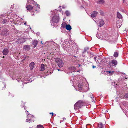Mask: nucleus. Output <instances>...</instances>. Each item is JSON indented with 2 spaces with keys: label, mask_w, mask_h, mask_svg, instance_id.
<instances>
[{
  "label": "nucleus",
  "mask_w": 128,
  "mask_h": 128,
  "mask_svg": "<svg viewBox=\"0 0 128 128\" xmlns=\"http://www.w3.org/2000/svg\"><path fill=\"white\" fill-rule=\"evenodd\" d=\"M40 42H41L42 44H43L42 43V41Z\"/></svg>",
  "instance_id": "f704fd0d"
},
{
  "label": "nucleus",
  "mask_w": 128,
  "mask_h": 128,
  "mask_svg": "<svg viewBox=\"0 0 128 128\" xmlns=\"http://www.w3.org/2000/svg\"><path fill=\"white\" fill-rule=\"evenodd\" d=\"M118 55V52H114V56L115 57H117Z\"/></svg>",
  "instance_id": "6ab92c4d"
},
{
  "label": "nucleus",
  "mask_w": 128,
  "mask_h": 128,
  "mask_svg": "<svg viewBox=\"0 0 128 128\" xmlns=\"http://www.w3.org/2000/svg\"><path fill=\"white\" fill-rule=\"evenodd\" d=\"M124 2V0H123V2Z\"/></svg>",
  "instance_id": "4c0bfd02"
},
{
  "label": "nucleus",
  "mask_w": 128,
  "mask_h": 128,
  "mask_svg": "<svg viewBox=\"0 0 128 128\" xmlns=\"http://www.w3.org/2000/svg\"><path fill=\"white\" fill-rule=\"evenodd\" d=\"M96 68V66H94V65L92 66V68Z\"/></svg>",
  "instance_id": "cd10ccee"
},
{
  "label": "nucleus",
  "mask_w": 128,
  "mask_h": 128,
  "mask_svg": "<svg viewBox=\"0 0 128 128\" xmlns=\"http://www.w3.org/2000/svg\"><path fill=\"white\" fill-rule=\"evenodd\" d=\"M111 64H112L111 62H109L108 64H109V65H110V67L112 66Z\"/></svg>",
  "instance_id": "a878e982"
},
{
  "label": "nucleus",
  "mask_w": 128,
  "mask_h": 128,
  "mask_svg": "<svg viewBox=\"0 0 128 128\" xmlns=\"http://www.w3.org/2000/svg\"><path fill=\"white\" fill-rule=\"evenodd\" d=\"M124 96L125 98H128V93H126L124 95Z\"/></svg>",
  "instance_id": "5701e85b"
},
{
  "label": "nucleus",
  "mask_w": 128,
  "mask_h": 128,
  "mask_svg": "<svg viewBox=\"0 0 128 128\" xmlns=\"http://www.w3.org/2000/svg\"><path fill=\"white\" fill-rule=\"evenodd\" d=\"M37 128H44L43 126L41 124H39L38 125L37 127Z\"/></svg>",
  "instance_id": "aec40b11"
},
{
  "label": "nucleus",
  "mask_w": 128,
  "mask_h": 128,
  "mask_svg": "<svg viewBox=\"0 0 128 128\" xmlns=\"http://www.w3.org/2000/svg\"><path fill=\"white\" fill-rule=\"evenodd\" d=\"M24 24L25 25H26V22H25L24 23Z\"/></svg>",
  "instance_id": "72a5a7b5"
},
{
  "label": "nucleus",
  "mask_w": 128,
  "mask_h": 128,
  "mask_svg": "<svg viewBox=\"0 0 128 128\" xmlns=\"http://www.w3.org/2000/svg\"><path fill=\"white\" fill-rule=\"evenodd\" d=\"M52 20L53 22H57L59 21V18L58 16H54L52 18Z\"/></svg>",
  "instance_id": "20e7f679"
},
{
  "label": "nucleus",
  "mask_w": 128,
  "mask_h": 128,
  "mask_svg": "<svg viewBox=\"0 0 128 128\" xmlns=\"http://www.w3.org/2000/svg\"><path fill=\"white\" fill-rule=\"evenodd\" d=\"M111 63L114 66H116L118 64V62L116 60L114 59L111 61Z\"/></svg>",
  "instance_id": "9b49d317"
},
{
  "label": "nucleus",
  "mask_w": 128,
  "mask_h": 128,
  "mask_svg": "<svg viewBox=\"0 0 128 128\" xmlns=\"http://www.w3.org/2000/svg\"><path fill=\"white\" fill-rule=\"evenodd\" d=\"M32 43L34 45V48L36 47L38 44V41L36 40H34L33 41Z\"/></svg>",
  "instance_id": "f3484780"
},
{
  "label": "nucleus",
  "mask_w": 128,
  "mask_h": 128,
  "mask_svg": "<svg viewBox=\"0 0 128 128\" xmlns=\"http://www.w3.org/2000/svg\"><path fill=\"white\" fill-rule=\"evenodd\" d=\"M7 22V20H3L2 22L4 24Z\"/></svg>",
  "instance_id": "393cba45"
},
{
  "label": "nucleus",
  "mask_w": 128,
  "mask_h": 128,
  "mask_svg": "<svg viewBox=\"0 0 128 128\" xmlns=\"http://www.w3.org/2000/svg\"><path fill=\"white\" fill-rule=\"evenodd\" d=\"M78 87H79V88H80L79 89V90H81L82 89V87H80H80H79V86H78Z\"/></svg>",
  "instance_id": "2f4dec72"
},
{
  "label": "nucleus",
  "mask_w": 128,
  "mask_h": 128,
  "mask_svg": "<svg viewBox=\"0 0 128 128\" xmlns=\"http://www.w3.org/2000/svg\"><path fill=\"white\" fill-rule=\"evenodd\" d=\"M45 69V66L43 64H41L40 70L41 71H43Z\"/></svg>",
  "instance_id": "4468645a"
},
{
  "label": "nucleus",
  "mask_w": 128,
  "mask_h": 128,
  "mask_svg": "<svg viewBox=\"0 0 128 128\" xmlns=\"http://www.w3.org/2000/svg\"><path fill=\"white\" fill-rule=\"evenodd\" d=\"M108 72L109 73V74H110L111 73V72L110 71H107L106 72Z\"/></svg>",
  "instance_id": "c756f323"
},
{
  "label": "nucleus",
  "mask_w": 128,
  "mask_h": 128,
  "mask_svg": "<svg viewBox=\"0 0 128 128\" xmlns=\"http://www.w3.org/2000/svg\"><path fill=\"white\" fill-rule=\"evenodd\" d=\"M84 104V103L81 100L78 101L74 105V109L75 110H77L80 108Z\"/></svg>",
  "instance_id": "f257e3e1"
},
{
  "label": "nucleus",
  "mask_w": 128,
  "mask_h": 128,
  "mask_svg": "<svg viewBox=\"0 0 128 128\" xmlns=\"http://www.w3.org/2000/svg\"><path fill=\"white\" fill-rule=\"evenodd\" d=\"M58 71H60V69H58Z\"/></svg>",
  "instance_id": "e433bc0d"
},
{
  "label": "nucleus",
  "mask_w": 128,
  "mask_h": 128,
  "mask_svg": "<svg viewBox=\"0 0 128 128\" xmlns=\"http://www.w3.org/2000/svg\"><path fill=\"white\" fill-rule=\"evenodd\" d=\"M8 50L7 48H4L2 51V53L3 55H6L8 54Z\"/></svg>",
  "instance_id": "423d86ee"
},
{
  "label": "nucleus",
  "mask_w": 128,
  "mask_h": 128,
  "mask_svg": "<svg viewBox=\"0 0 128 128\" xmlns=\"http://www.w3.org/2000/svg\"><path fill=\"white\" fill-rule=\"evenodd\" d=\"M63 119L64 120V118H63Z\"/></svg>",
  "instance_id": "58836bf2"
},
{
  "label": "nucleus",
  "mask_w": 128,
  "mask_h": 128,
  "mask_svg": "<svg viewBox=\"0 0 128 128\" xmlns=\"http://www.w3.org/2000/svg\"><path fill=\"white\" fill-rule=\"evenodd\" d=\"M117 18L120 19H122V16L121 14L119 12H118L117 13Z\"/></svg>",
  "instance_id": "2eb2a0df"
},
{
  "label": "nucleus",
  "mask_w": 128,
  "mask_h": 128,
  "mask_svg": "<svg viewBox=\"0 0 128 128\" xmlns=\"http://www.w3.org/2000/svg\"><path fill=\"white\" fill-rule=\"evenodd\" d=\"M21 86V87L22 88H23V87H24V84H22L20 86Z\"/></svg>",
  "instance_id": "bb28decb"
},
{
  "label": "nucleus",
  "mask_w": 128,
  "mask_h": 128,
  "mask_svg": "<svg viewBox=\"0 0 128 128\" xmlns=\"http://www.w3.org/2000/svg\"><path fill=\"white\" fill-rule=\"evenodd\" d=\"M65 14L66 16H69L70 15V12L68 10H66L65 12Z\"/></svg>",
  "instance_id": "412c9836"
},
{
  "label": "nucleus",
  "mask_w": 128,
  "mask_h": 128,
  "mask_svg": "<svg viewBox=\"0 0 128 128\" xmlns=\"http://www.w3.org/2000/svg\"><path fill=\"white\" fill-rule=\"evenodd\" d=\"M98 13L96 11H94L91 14V16L93 18H94L97 16Z\"/></svg>",
  "instance_id": "1a4fd4ad"
},
{
  "label": "nucleus",
  "mask_w": 128,
  "mask_h": 128,
  "mask_svg": "<svg viewBox=\"0 0 128 128\" xmlns=\"http://www.w3.org/2000/svg\"><path fill=\"white\" fill-rule=\"evenodd\" d=\"M91 98L92 100H93L94 99V98L93 96L91 97Z\"/></svg>",
  "instance_id": "7c9ffc66"
},
{
  "label": "nucleus",
  "mask_w": 128,
  "mask_h": 128,
  "mask_svg": "<svg viewBox=\"0 0 128 128\" xmlns=\"http://www.w3.org/2000/svg\"><path fill=\"white\" fill-rule=\"evenodd\" d=\"M30 48V47L28 45H25L24 47V49L25 50H28Z\"/></svg>",
  "instance_id": "dca6fc26"
},
{
  "label": "nucleus",
  "mask_w": 128,
  "mask_h": 128,
  "mask_svg": "<svg viewBox=\"0 0 128 128\" xmlns=\"http://www.w3.org/2000/svg\"><path fill=\"white\" fill-rule=\"evenodd\" d=\"M55 60L57 65L60 68L62 67L64 65V63L61 59L59 58H55Z\"/></svg>",
  "instance_id": "f03ea898"
},
{
  "label": "nucleus",
  "mask_w": 128,
  "mask_h": 128,
  "mask_svg": "<svg viewBox=\"0 0 128 128\" xmlns=\"http://www.w3.org/2000/svg\"><path fill=\"white\" fill-rule=\"evenodd\" d=\"M104 124H103L101 122L100 123L98 124V127L99 128H103L104 126Z\"/></svg>",
  "instance_id": "a211bd4d"
},
{
  "label": "nucleus",
  "mask_w": 128,
  "mask_h": 128,
  "mask_svg": "<svg viewBox=\"0 0 128 128\" xmlns=\"http://www.w3.org/2000/svg\"><path fill=\"white\" fill-rule=\"evenodd\" d=\"M8 94H10V93L9 92H8ZM10 96V95H8V96Z\"/></svg>",
  "instance_id": "473e14b6"
},
{
  "label": "nucleus",
  "mask_w": 128,
  "mask_h": 128,
  "mask_svg": "<svg viewBox=\"0 0 128 128\" xmlns=\"http://www.w3.org/2000/svg\"><path fill=\"white\" fill-rule=\"evenodd\" d=\"M88 48H84V52H86V50H88Z\"/></svg>",
  "instance_id": "b1692460"
},
{
  "label": "nucleus",
  "mask_w": 128,
  "mask_h": 128,
  "mask_svg": "<svg viewBox=\"0 0 128 128\" xmlns=\"http://www.w3.org/2000/svg\"><path fill=\"white\" fill-rule=\"evenodd\" d=\"M34 65L35 64L34 62H32L30 63L29 66L30 70H32L33 69Z\"/></svg>",
  "instance_id": "39448f33"
},
{
  "label": "nucleus",
  "mask_w": 128,
  "mask_h": 128,
  "mask_svg": "<svg viewBox=\"0 0 128 128\" xmlns=\"http://www.w3.org/2000/svg\"><path fill=\"white\" fill-rule=\"evenodd\" d=\"M34 118V116L33 115H30L29 116H28L26 122L29 123L32 122L33 119Z\"/></svg>",
  "instance_id": "7ed1b4c3"
},
{
  "label": "nucleus",
  "mask_w": 128,
  "mask_h": 128,
  "mask_svg": "<svg viewBox=\"0 0 128 128\" xmlns=\"http://www.w3.org/2000/svg\"><path fill=\"white\" fill-rule=\"evenodd\" d=\"M98 3L99 4H102L104 2V0H98Z\"/></svg>",
  "instance_id": "4be33fe9"
},
{
  "label": "nucleus",
  "mask_w": 128,
  "mask_h": 128,
  "mask_svg": "<svg viewBox=\"0 0 128 128\" xmlns=\"http://www.w3.org/2000/svg\"><path fill=\"white\" fill-rule=\"evenodd\" d=\"M50 114H52V116H53L54 115V113L53 112H50Z\"/></svg>",
  "instance_id": "c85d7f7f"
},
{
  "label": "nucleus",
  "mask_w": 128,
  "mask_h": 128,
  "mask_svg": "<svg viewBox=\"0 0 128 128\" xmlns=\"http://www.w3.org/2000/svg\"><path fill=\"white\" fill-rule=\"evenodd\" d=\"M104 24V22L103 20H100L98 25L100 27H101L103 26Z\"/></svg>",
  "instance_id": "6e6552de"
},
{
  "label": "nucleus",
  "mask_w": 128,
  "mask_h": 128,
  "mask_svg": "<svg viewBox=\"0 0 128 128\" xmlns=\"http://www.w3.org/2000/svg\"><path fill=\"white\" fill-rule=\"evenodd\" d=\"M27 10H31L33 8V6L30 4L28 5L26 7Z\"/></svg>",
  "instance_id": "9d476101"
},
{
  "label": "nucleus",
  "mask_w": 128,
  "mask_h": 128,
  "mask_svg": "<svg viewBox=\"0 0 128 128\" xmlns=\"http://www.w3.org/2000/svg\"><path fill=\"white\" fill-rule=\"evenodd\" d=\"M66 29L70 31L72 29L71 26L70 24L66 25Z\"/></svg>",
  "instance_id": "ddd939ff"
},
{
  "label": "nucleus",
  "mask_w": 128,
  "mask_h": 128,
  "mask_svg": "<svg viewBox=\"0 0 128 128\" xmlns=\"http://www.w3.org/2000/svg\"><path fill=\"white\" fill-rule=\"evenodd\" d=\"M122 25V23L121 22H120L118 20L117 21L116 26L118 28H120Z\"/></svg>",
  "instance_id": "0eeeda50"
},
{
  "label": "nucleus",
  "mask_w": 128,
  "mask_h": 128,
  "mask_svg": "<svg viewBox=\"0 0 128 128\" xmlns=\"http://www.w3.org/2000/svg\"><path fill=\"white\" fill-rule=\"evenodd\" d=\"M36 8V9H35V11H38L40 8V5L37 4H36V5L34 6V8Z\"/></svg>",
  "instance_id": "f8f14e48"
},
{
  "label": "nucleus",
  "mask_w": 128,
  "mask_h": 128,
  "mask_svg": "<svg viewBox=\"0 0 128 128\" xmlns=\"http://www.w3.org/2000/svg\"><path fill=\"white\" fill-rule=\"evenodd\" d=\"M4 58V56H3L2 57L3 58Z\"/></svg>",
  "instance_id": "c9c22d12"
}]
</instances>
